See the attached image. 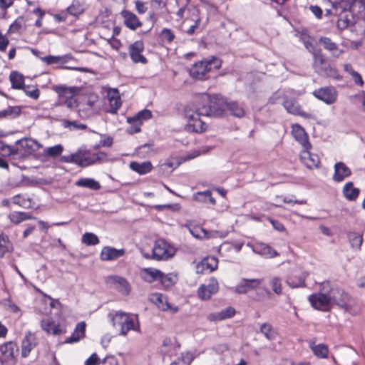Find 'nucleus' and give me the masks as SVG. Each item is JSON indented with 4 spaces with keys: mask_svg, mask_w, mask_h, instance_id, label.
Instances as JSON below:
<instances>
[{
    "mask_svg": "<svg viewBox=\"0 0 365 365\" xmlns=\"http://www.w3.org/2000/svg\"><path fill=\"white\" fill-rule=\"evenodd\" d=\"M219 289L217 281L212 278L207 285L202 284L197 289V295L202 300L209 299L212 294L217 293Z\"/></svg>",
    "mask_w": 365,
    "mask_h": 365,
    "instance_id": "dca6fc26",
    "label": "nucleus"
},
{
    "mask_svg": "<svg viewBox=\"0 0 365 365\" xmlns=\"http://www.w3.org/2000/svg\"><path fill=\"white\" fill-rule=\"evenodd\" d=\"M41 327L47 334H51L53 335L63 334L66 331L65 327L49 319L42 320L41 322Z\"/></svg>",
    "mask_w": 365,
    "mask_h": 365,
    "instance_id": "393cba45",
    "label": "nucleus"
},
{
    "mask_svg": "<svg viewBox=\"0 0 365 365\" xmlns=\"http://www.w3.org/2000/svg\"><path fill=\"white\" fill-rule=\"evenodd\" d=\"M143 50L144 44L142 41H136L129 46V54L134 63H141L143 64L147 63L146 58L142 54Z\"/></svg>",
    "mask_w": 365,
    "mask_h": 365,
    "instance_id": "ddd939ff",
    "label": "nucleus"
},
{
    "mask_svg": "<svg viewBox=\"0 0 365 365\" xmlns=\"http://www.w3.org/2000/svg\"><path fill=\"white\" fill-rule=\"evenodd\" d=\"M175 248L164 239L155 241L152 249V258L156 260H168L175 254Z\"/></svg>",
    "mask_w": 365,
    "mask_h": 365,
    "instance_id": "20e7f679",
    "label": "nucleus"
},
{
    "mask_svg": "<svg viewBox=\"0 0 365 365\" xmlns=\"http://www.w3.org/2000/svg\"><path fill=\"white\" fill-rule=\"evenodd\" d=\"M352 0H322L324 4H329L335 15H341L348 11Z\"/></svg>",
    "mask_w": 365,
    "mask_h": 365,
    "instance_id": "a878e982",
    "label": "nucleus"
},
{
    "mask_svg": "<svg viewBox=\"0 0 365 365\" xmlns=\"http://www.w3.org/2000/svg\"><path fill=\"white\" fill-rule=\"evenodd\" d=\"M309 347L312 351L314 355L319 359H327L329 355V348L324 344H317L314 341H309Z\"/></svg>",
    "mask_w": 365,
    "mask_h": 365,
    "instance_id": "c756f323",
    "label": "nucleus"
},
{
    "mask_svg": "<svg viewBox=\"0 0 365 365\" xmlns=\"http://www.w3.org/2000/svg\"><path fill=\"white\" fill-rule=\"evenodd\" d=\"M310 149L303 148L300 153V161L309 169L318 168L320 164L319 157L310 153Z\"/></svg>",
    "mask_w": 365,
    "mask_h": 365,
    "instance_id": "2eb2a0df",
    "label": "nucleus"
},
{
    "mask_svg": "<svg viewBox=\"0 0 365 365\" xmlns=\"http://www.w3.org/2000/svg\"><path fill=\"white\" fill-rule=\"evenodd\" d=\"M129 167L133 171L141 175L150 173L153 168V166L150 161H144L143 163L132 161L130 162Z\"/></svg>",
    "mask_w": 365,
    "mask_h": 365,
    "instance_id": "473e14b6",
    "label": "nucleus"
},
{
    "mask_svg": "<svg viewBox=\"0 0 365 365\" xmlns=\"http://www.w3.org/2000/svg\"><path fill=\"white\" fill-rule=\"evenodd\" d=\"M135 7L139 14H144L148 9L147 3L140 0L135 1Z\"/></svg>",
    "mask_w": 365,
    "mask_h": 365,
    "instance_id": "e2e57ef3",
    "label": "nucleus"
},
{
    "mask_svg": "<svg viewBox=\"0 0 365 365\" xmlns=\"http://www.w3.org/2000/svg\"><path fill=\"white\" fill-rule=\"evenodd\" d=\"M82 242L88 246H93L99 244L98 236L91 232H86L82 236Z\"/></svg>",
    "mask_w": 365,
    "mask_h": 365,
    "instance_id": "3c124183",
    "label": "nucleus"
},
{
    "mask_svg": "<svg viewBox=\"0 0 365 365\" xmlns=\"http://www.w3.org/2000/svg\"><path fill=\"white\" fill-rule=\"evenodd\" d=\"M8 116L11 118H16L21 113V108L19 106H11L6 109Z\"/></svg>",
    "mask_w": 365,
    "mask_h": 365,
    "instance_id": "69168bd1",
    "label": "nucleus"
},
{
    "mask_svg": "<svg viewBox=\"0 0 365 365\" xmlns=\"http://www.w3.org/2000/svg\"><path fill=\"white\" fill-rule=\"evenodd\" d=\"M9 43V38L0 31V51H5Z\"/></svg>",
    "mask_w": 365,
    "mask_h": 365,
    "instance_id": "338daca9",
    "label": "nucleus"
},
{
    "mask_svg": "<svg viewBox=\"0 0 365 365\" xmlns=\"http://www.w3.org/2000/svg\"><path fill=\"white\" fill-rule=\"evenodd\" d=\"M314 61L313 66L315 71L319 75H329L327 72L328 64L322 54L321 50L313 51Z\"/></svg>",
    "mask_w": 365,
    "mask_h": 365,
    "instance_id": "bb28decb",
    "label": "nucleus"
},
{
    "mask_svg": "<svg viewBox=\"0 0 365 365\" xmlns=\"http://www.w3.org/2000/svg\"><path fill=\"white\" fill-rule=\"evenodd\" d=\"M63 125L65 128L70 129H80L84 130L86 128V125L84 124H79L76 121L64 120Z\"/></svg>",
    "mask_w": 365,
    "mask_h": 365,
    "instance_id": "680f3d73",
    "label": "nucleus"
},
{
    "mask_svg": "<svg viewBox=\"0 0 365 365\" xmlns=\"http://www.w3.org/2000/svg\"><path fill=\"white\" fill-rule=\"evenodd\" d=\"M348 237L351 244V247L357 251L360 250L363 242L362 235L358 232H352L349 233Z\"/></svg>",
    "mask_w": 365,
    "mask_h": 365,
    "instance_id": "a18cd8bd",
    "label": "nucleus"
},
{
    "mask_svg": "<svg viewBox=\"0 0 365 365\" xmlns=\"http://www.w3.org/2000/svg\"><path fill=\"white\" fill-rule=\"evenodd\" d=\"M351 6L349 8L348 11L353 16L357 18L365 17V1L363 0H352Z\"/></svg>",
    "mask_w": 365,
    "mask_h": 365,
    "instance_id": "f704fd0d",
    "label": "nucleus"
},
{
    "mask_svg": "<svg viewBox=\"0 0 365 365\" xmlns=\"http://www.w3.org/2000/svg\"><path fill=\"white\" fill-rule=\"evenodd\" d=\"M228 110L234 116L240 118L245 115L244 109L236 102H231L227 105Z\"/></svg>",
    "mask_w": 365,
    "mask_h": 365,
    "instance_id": "603ef678",
    "label": "nucleus"
},
{
    "mask_svg": "<svg viewBox=\"0 0 365 365\" xmlns=\"http://www.w3.org/2000/svg\"><path fill=\"white\" fill-rule=\"evenodd\" d=\"M43 62L47 64H56L63 62L61 56H47L42 58Z\"/></svg>",
    "mask_w": 365,
    "mask_h": 365,
    "instance_id": "0e129e2a",
    "label": "nucleus"
},
{
    "mask_svg": "<svg viewBox=\"0 0 365 365\" xmlns=\"http://www.w3.org/2000/svg\"><path fill=\"white\" fill-rule=\"evenodd\" d=\"M120 16L123 19L125 26L130 30L135 31L143 25L138 17L130 11L122 10Z\"/></svg>",
    "mask_w": 365,
    "mask_h": 365,
    "instance_id": "aec40b11",
    "label": "nucleus"
},
{
    "mask_svg": "<svg viewBox=\"0 0 365 365\" xmlns=\"http://www.w3.org/2000/svg\"><path fill=\"white\" fill-rule=\"evenodd\" d=\"M217 97L207 94L202 95L194 103L188 104L184 109V118L187 123L184 129L190 133H202L205 130V124L200 116L216 115L219 110Z\"/></svg>",
    "mask_w": 365,
    "mask_h": 365,
    "instance_id": "f257e3e1",
    "label": "nucleus"
},
{
    "mask_svg": "<svg viewBox=\"0 0 365 365\" xmlns=\"http://www.w3.org/2000/svg\"><path fill=\"white\" fill-rule=\"evenodd\" d=\"M150 300L162 311L175 314L178 312V307L168 302V297L160 293H154L151 295Z\"/></svg>",
    "mask_w": 365,
    "mask_h": 365,
    "instance_id": "9d476101",
    "label": "nucleus"
},
{
    "mask_svg": "<svg viewBox=\"0 0 365 365\" xmlns=\"http://www.w3.org/2000/svg\"><path fill=\"white\" fill-rule=\"evenodd\" d=\"M113 327H120L119 334L126 336L130 331H139L140 322L138 314L122 311H113L108 314Z\"/></svg>",
    "mask_w": 365,
    "mask_h": 365,
    "instance_id": "f03ea898",
    "label": "nucleus"
},
{
    "mask_svg": "<svg viewBox=\"0 0 365 365\" xmlns=\"http://www.w3.org/2000/svg\"><path fill=\"white\" fill-rule=\"evenodd\" d=\"M11 202L26 209L31 207L32 204L30 198L26 197L24 195L20 194L14 196L11 199Z\"/></svg>",
    "mask_w": 365,
    "mask_h": 365,
    "instance_id": "09e8293b",
    "label": "nucleus"
},
{
    "mask_svg": "<svg viewBox=\"0 0 365 365\" xmlns=\"http://www.w3.org/2000/svg\"><path fill=\"white\" fill-rule=\"evenodd\" d=\"M107 160L108 157L106 153L83 151V167H87L98 162H104Z\"/></svg>",
    "mask_w": 365,
    "mask_h": 365,
    "instance_id": "4be33fe9",
    "label": "nucleus"
},
{
    "mask_svg": "<svg viewBox=\"0 0 365 365\" xmlns=\"http://www.w3.org/2000/svg\"><path fill=\"white\" fill-rule=\"evenodd\" d=\"M283 106L287 111L291 114L300 115L307 119H316L314 113L302 111L298 103L294 99H286L284 101Z\"/></svg>",
    "mask_w": 365,
    "mask_h": 365,
    "instance_id": "f8f14e48",
    "label": "nucleus"
},
{
    "mask_svg": "<svg viewBox=\"0 0 365 365\" xmlns=\"http://www.w3.org/2000/svg\"><path fill=\"white\" fill-rule=\"evenodd\" d=\"M351 24V21L347 14L341 16L337 21V27L340 30L346 29Z\"/></svg>",
    "mask_w": 365,
    "mask_h": 365,
    "instance_id": "052dcab7",
    "label": "nucleus"
},
{
    "mask_svg": "<svg viewBox=\"0 0 365 365\" xmlns=\"http://www.w3.org/2000/svg\"><path fill=\"white\" fill-rule=\"evenodd\" d=\"M331 302L342 307L345 311H349V302L351 301V297L344 290L336 288L330 291Z\"/></svg>",
    "mask_w": 365,
    "mask_h": 365,
    "instance_id": "9b49d317",
    "label": "nucleus"
},
{
    "mask_svg": "<svg viewBox=\"0 0 365 365\" xmlns=\"http://www.w3.org/2000/svg\"><path fill=\"white\" fill-rule=\"evenodd\" d=\"M313 95L327 105H331L336 101L338 92L333 86H325L314 91Z\"/></svg>",
    "mask_w": 365,
    "mask_h": 365,
    "instance_id": "39448f33",
    "label": "nucleus"
},
{
    "mask_svg": "<svg viewBox=\"0 0 365 365\" xmlns=\"http://www.w3.org/2000/svg\"><path fill=\"white\" fill-rule=\"evenodd\" d=\"M342 192L344 197L350 201L355 200L360 192L359 189L354 187L353 182H346L344 185Z\"/></svg>",
    "mask_w": 365,
    "mask_h": 365,
    "instance_id": "ea45409f",
    "label": "nucleus"
},
{
    "mask_svg": "<svg viewBox=\"0 0 365 365\" xmlns=\"http://www.w3.org/2000/svg\"><path fill=\"white\" fill-rule=\"evenodd\" d=\"M19 148H13L6 145L4 142L0 140V156L8 157L13 155L19 153Z\"/></svg>",
    "mask_w": 365,
    "mask_h": 365,
    "instance_id": "de8ad7c7",
    "label": "nucleus"
},
{
    "mask_svg": "<svg viewBox=\"0 0 365 365\" xmlns=\"http://www.w3.org/2000/svg\"><path fill=\"white\" fill-rule=\"evenodd\" d=\"M159 36L161 41L166 43H171L175 38L174 32L167 28H164L160 31Z\"/></svg>",
    "mask_w": 365,
    "mask_h": 365,
    "instance_id": "8fccbe9b",
    "label": "nucleus"
},
{
    "mask_svg": "<svg viewBox=\"0 0 365 365\" xmlns=\"http://www.w3.org/2000/svg\"><path fill=\"white\" fill-rule=\"evenodd\" d=\"M41 147L36 140L31 138H24L16 141V148H19L20 151L19 153L23 150L25 153H31L36 151Z\"/></svg>",
    "mask_w": 365,
    "mask_h": 365,
    "instance_id": "cd10ccee",
    "label": "nucleus"
},
{
    "mask_svg": "<svg viewBox=\"0 0 365 365\" xmlns=\"http://www.w3.org/2000/svg\"><path fill=\"white\" fill-rule=\"evenodd\" d=\"M125 254V250L124 249H116L106 246L101 250L100 257L103 261H111L123 257Z\"/></svg>",
    "mask_w": 365,
    "mask_h": 365,
    "instance_id": "5701e85b",
    "label": "nucleus"
},
{
    "mask_svg": "<svg viewBox=\"0 0 365 365\" xmlns=\"http://www.w3.org/2000/svg\"><path fill=\"white\" fill-rule=\"evenodd\" d=\"M218 266V259L214 256H210L204 258L197 265V273H210L217 269Z\"/></svg>",
    "mask_w": 365,
    "mask_h": 365,
    "instance_id": "b1692460",
    "label": "nucleus"
},
{
    "mask_svg": "<svg viewBox=\"0 0 365 365\" xmlns=\"http://www.w3.org/2000/svg\"><path fill=\"white\" fill-rule=\"evenodd\" d=\"M8 218L11 222L15 225H18L27 220L34 219L32 215L24 212H12L9 214Z\"/></svg>",
    "mask_w": 365,
    "mask_h": 365,
    "instance_id": "a19ab883",
    "label": "nucleus"
},
{
    "mask_svg": "<svg viewBox=\"0 0 365 365\" xmlns=\"http://www.w3.org/2000/svg\"><path fill=\"white\" fill-rule=\"evenodd\" d=\"M9 81L14 89L21 90L24 87V76L16 71H13L9 74Z\"/></svg>",
    "mask_w": 365,
    "mask_h": 365,
    "instance_id": "58836bf2",
    "label": "nucleus"
},
{
    "mask_svg": "<svg viewBox=\"0 0 365 365\" xmlns=\"http://www.w3.org/2000/svg\"><path fill=\"white\" fill-rule=\"evenodd\" d=\"M61 161L71 163L83 167V151H78L75 153L61 157Z\"/></svg>",
    "mask_w": 365,
    "mask_h": 365,
    "instance_id": "c03bdc74",
    "label": "nucleus"
},
{
    "mask_svg": "<svg viewBox=\"0 0 365 365\" xmlns=\"http://www.w3.org/2000/svg\"><path fill=\"white\" fill-rule=\"evenodd\" d=\"M21 90L24 91L28 97L32 99L37 100L39 98L40 91L35 86H24Z\"/></svg>",
    "mask_w": 365,
    "mask_h": 365,
    "instance_id": "864d4df0",
    "label": "nucleus"
},
{
    "mask_svg": "<svg viewBox=\"0 0 365 365\" xmlns=\"http://www.w3.org/2000/svg\"><path fill=\"white\" fill-rule=\"evenodd\" d=\"M14 250L13 245L9 238L4 234L0 235V257H3L6 253L11 252Z\"/></svg>",
    "mask_w": 365,
    "mask_h": 365,
    "instance_id": "37998d69",
    "label": "nucleus"
},
{
    "mask_svg": "<svg viewBox=\"0 0 365 365\" xmlns=\"http://www.w3.org/2000/svg\"><path fill=\"white\" fill-rule=\"evenodd\" d=\"M247 246L250 247L253 252L266 259H271L279 256L277 251L269 245L262 242H257L255 244L247 243Z\"/></svg>",
    "mask_w": 365,
    "mask_h": 365,
    "instance_id": "1a4fd4ad",
    "label": "nucleus"
},
{
    "mask_svg": "<svg viewBox=\"0 0 365 365\" xmlns=\"http://www.w3.org/2000/svg\"><path fill=\"white\" fill-rule=\"evenodd\" d=\"M99 362V358L98 355L94 353L91 354V356L87 359V360L85 361L84 365H98Z\"/></svg>",
    "mask_w": 365,
    "mask_h": 365,
    "instance_id": "774afa93",
    "label": "nucleus"
},
{
    "mask_svg": "<svg viewBox=\"0 0 365 365\" xmlns=\"http://www.w3.org/2000/svg\"><path fill=\"white\" fill-rule=\"evenodd\" d=\"M0 352L8 359H14L19 352V347L14 341H8L0 346Z\"/></svg>",
    "mask_w": 365,
    "mask_h": 365,
    "instance_id": "c85d7f7f",
    "label": "nucleus"
},
{
    "mask_svg": "<svg viewBox=\"0 0 365 365\" xmlns=\"http://www.w3.org/2000/svg\"><path fill=\"white\" fill-rule=\"evenodd\" d=\"M292 133L294 139L302 146L303 148H311L312 145L305 130L299 125L295 124L292 126Z\"/></svg>",
    "mask_w": 365,
    "mask_h": 365,
    "instance_id": "6ab92c4d",
    "label": "nucleus"
},
{
    "mask_svg": "<svg viewBox=\"0 0 365 365\" xmlns=\"http://www.w3.org/2000/svg\"><path fill=\"white\" fill-rule=\"evenodd\" d=\"M161 276V271L153 267L144 268L140 271L141 278L147 282L159 281Z\"/></svg>",
    "mask_w": 365,
    "mask_h": 365,
    "instance_id": "2f4dec72",
    "label": "nucleus"
},
{
    "mask_svg": "<svg viewBox=\"0 0 365 365\" xmlns=\"http://www.w3.org/2000/svg\"><path fill=\"white\" fill-rule=\"evenodd\" d=\"M108 282L113 285L123 295H128L130 292V286L128 282L122 277L113 275L108 277Z\"/></svg>",
    "mask_w": 365,
    "mask_h": 365,
    "instance_id": "412c9836",
    "label": "nucleus"
},
{
    "mask_svg": "<svg viewBox=\"0 0 365 365\" xmlns=\"http://www.w3.org/2000/svg\"><path fill=\"white\" fill-rule=\"evenodd\" d=\"M235 314L234 308L229 307L219 312L211 313L207 316V319L210 322L221 321L231 318Z\"/></svg>",
    "mask_w": 365,
    "mask_h": 365,
    "instance_id": "7c9ffc66",
    "label": "nucleus"
},
{
    "mask_svg": "<svg viewBox=\"0 0 365 365\" xmlns=\"http://www.w3.org/2000/svg\"><path fill=\"white\" fill-rule=\"evenodd\" d=\"M351 175V169L344 163L337 162L334 164L332 180L335 182H341Z\"/></svg>",
    "mask_w": 365,
    "mask_h": 365,
    "instance_id": "a211bd4d",
    "label": "nucleus"
},
{
    "mask_svg": "<svg viewBox=\"0 0 365 365\" xmlns=\"http://www.w3.org/2000/svg\"><path fill=\"white\" fill-rule=\"evenodd\" d=\"M38 339L36 334L30 331L25 333L21 344V354L24 358H26L32 350L38 344Z\"/></svg>",
    "mask_w": 365,
    "mask_h": 365,
    "instance_id": "6e6552de",
    "label": "nucleus"
},
{
    "mask_svg": "<svg viewBox=\"0 0 365 365\" xmlns=\"http://www.w3.org/2000/svg\"><path fill=\"white\" fill-rule=\"evenodd\" d=\"M53 90L58 93L60 101L73 98L81 91L80 88L77 86L68 87L64 85L53 86Z\"/></svg>",
    "mask_w": 365,
    "mask_h": 365,
    "instance_id": "f3484780",
    "label": "nucleus"
},
{
    "mask_svg": "<svg viewBox=\"0 0 365 365\" xmlns=\"http://www.w3.org/2000/svg\"><path fill=\"white\" fill-rule=\"evenodd\" d=\"M260 332L269 341L275 339L277 335V331L269 323H264L260 326Z\"/></svg>",
    "mask_w": 365,
    "mask_h": 365,
    "instance_id": "49530a36",
    "label": "nucleus"
},
{
    "mask_svg": "<svg viewBox=\"0 0 365 365\" xmlns=\"http://www.w3.org/2000/svg\"><path fill=\"white\" fill-rule=\"evenodd\" d=\"M309 302L314 309L321 311L329 310L332 303L330 292L328 295L322 293L312 294L309 297Z\"/></svg>",
    "mask_w": 365,
    "mask_h": 365,
    "instance_id": "423d86ee",
    "label": "nucleus"
},
{
    "mask_svg": "<svg viewBox=\"0 0 365 365\" xmlns=\"http://www.w3.org/2000/svg\"><path fill=\"white\" fill-rule=\"evenodd\" d=\"M319 43L323 46L324 49L331 52L332 55L336 57H339L343 53V51L338 47L337 44L332 41L329 37H321L319 38Z\"/></svg>",
    "mask_w": 365,
    "mask_h": 365,
    "instance_id": "72a5a7b5",
    "label": "nucleus"
},
{
    "mask_svg": "<svg viewBox=\"0 0 365 365\" xmlns=\"http://www.w3.org/2000/svg\"><path fill=\"white\" fill-rule=\"evenodd\" d=\"M262 282V279L243 278L235 287V292L237 294H246L251 290L257 289Z\"/></svg>",
    "mask_w": 365,
    "mask_h": 365,
    "instance_id": "4468645a",
    "label": "nucleus"
},
{
    "mask_svg": "<svg viewBox=\"0 0 365 365\" xmlns=\"http://www.w3.org/2000/svg\"><path fill=\"white\" fill-rule=\"evenodd\" d=\"M63 147L61 145H56L52 147L47 148L45 150V154L51 157H57L61 154Z\"/></svg>",
    "mask_w": 365,
    "mask_h": 365,
    "instance_id": "bf43d9fd",
    "label": "nucleus"
},
{
    "mask_svg": "<svg viewBox=\"0 0 365 365\" xmlns=\"http://www.w3.org/2000/svg\"><path fill=\"white\" fill-rule=\"evenodd\" d=\"M24 22L23 16H19L9 26L8 33H17L22 28Z\"/></svg>",
    "mask_w": 365,
    "mask_h": 365,
    "instance_id": "13d9d810",
    "label": "nucleus"
},
{
    "mask_svg": "<svg viewBox=\"0 0 365 365\" xmlns=\"http://www.w3.org/2000/svg\"><path fill=\"white\" fill-rule=\"evenodd\" d=\"M307 277V274L301 273L299 274H291L289 275L286 282L287 284L292 288H297L305 286V279Z\"/></svg>",
    "mask_w": 365,
    "mask_h": 365,
    "instance_id": "4c0bfd02",
    "label": "nucleus"
},
{
    "mask_svg": "<svg viewBox=\"0 0 365 365\" xmlns=\"http://www.w3.org/2000/svg\"><path fill=\"white\" fill-rule=\"evenodd\" d=\"M76 185L89 188L93 190H98L101 186L100 183L93 178H81L76 182Z\"/></svg>",
    "mask_w": 365,
    "mask_h": 365,
    "instance_id": "79ce46f5",
    "label": "nucleus"
},
{
    "mask_svg": "<svg viewBox=\"0 0 365 365\" xmlns=\"http://www.w3.org/2000/svg\"><path fill=\"white\" fill-rule=\"evenodd\" d=\"M269 284L272 287V291L277 294H280L282 293V279L278 277H273L271 278Z\"/></svg>",
    "mask_w": 365,
    "mask_h": 365,
    "instance_id": "4d7b16f0",
    "label": "nucleus"
},
{
    "mask_svg": "<svg viewBox=\"0 0 365 365\" xmlns=\"http://www.w3.org/2000/svg\"><path fill=\"white\" fill-rule=\"evenodd\" d=\"M159 281L161 282L163 287L168 288L175 283L176 276L172 274H164L161 272V276L160 278H159Z\"/></svg>",
    "mask_w": 365,
    "mask_h": 365,
    "instance_id": "5fc2aeb1",
    "label": "nucleus"
},
{
    "mask_svg": "<svg viewBox=\"0 0 365 365\" xmlns=\"http://www.w3.org/2000/svg\"><path fill=\"white\" fill-rule=\"evenodd\" d=\"M108 100L110 106L109 112L112 113H116L122 105L120 97L116 89L108 93Z\"/></svg>",
    "mask_w": 365,
    "mask_h": 365,
    "instance_id": "c9c22d12",
    "label": "nucleus"
},
{
    "mask_svg": "<svg viewBox=\"0 0 365 365\" xmlns=\"http://www.w3.org/2000/svg\"><path fill=\"white\" fill-rule=\"evenodd\" d=\"M86 323L82 322L78 323L71 336L65 340V343L72 344L78 341L85 336Z\"/></svg>",
    "mask_w": 365,
    "mask_h": 365,
    "instance_id": "e433bc0d",
    "label": "nucleus"
},
{
    "mask_svg": "<svg viewBox=\"0 0 365 365\" xmlns=\"http://www.w3.org/2000/svg\"><path fill=\"white\" fill-rule=\"evenodd\" d=\"M150 110L145 109L138 112L135 116L128 118V122L131 125L128 129L129 133H136L140 131V126L143 120L151 118Z\"/></svg>",
    "mask_w": 365,
    "mask_h": 365,
    "instance_id": "0eeeda50",
    "label": "nucleus"
},
{
    "mask_svg": "<svg viewBox=\"0 0 365 365\" xmlns=\"http://www.w3.org/2000/svg\"><path fill=\"white\" fill-rule=\"evenodd\" d=\"M220 66L221 63L220 60L212 58V60H205L195 63L190 69V74L197 79L202 80L206 78L207 73L212 70H217Z\"/></svg>",
    "mask_w": 365,
    "mask_h": 365,
    "instance_id": "7ed1b4c3",
    "label": "nucleus"
},
{
    "mask_svg": "<svg viewBox=\"0 0 365 365\" xmlns=\"http://www.w3.org/2000/svg\"><path fill=\"white\" fill-rule=\"evenodd\" d=\"M208 199L209 202L212 205L216 203L215 200L212 197V193L209 190H206L204 192H198L195 196L194 199L196 201H206V199Z\"/></svg>",
    "mask_w": 365,
    "mask_h": 365,
    "instance_id": "6e6d98bb",
    "label": "nucleus"
}]
</instances>
